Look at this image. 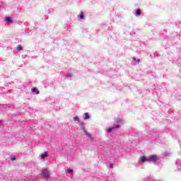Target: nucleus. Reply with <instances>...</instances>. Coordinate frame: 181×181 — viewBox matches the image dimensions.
Wrapping results in <instances>:
<instances>
[{
  "label": "nucleus",
  "instance_id": "nucleus-14",
  "mask_svg": "<svg viewBox=\"0 0 181 181\" xmlns=\"http://www.w3.org/2000/svg\"><path fill=\"white\" fill-rule=\"evenodd\" d=\"M134 62H137L138 63H139V62H141V60L139 59H136V58H133Z\"/></svg>",
  "mask_w": 181,
  "mask_h": 181
},
{
  "label": "nucleus",
  "instance_id": "nucleus-15",
  "mask_svg": "<svg viewBox=\"0 0 181 181\" xmlns=\"http://www.w3.org/2000/svg\"><path fill=\"white\" fill-rule=\"evenodd\" d=\"M74 121H80V119H78V117H74Z\"/></svg>",
  "mask_w": 181,
  "mask_h": 181
},
{
  "label": "nucleus",
  "instance_id": "nucleus-19",
  "mask_svg": "<svg viewBox=\"0 0 181 181\" xmlns=\"http://www.w3.org/2000/svg\"><path fill=\"white\" fill-rule=\"evenodd\" d=\"M111 168H112V165H111Z\"/></svg>",
  "mask_w": 181,
  "mask_h": 181
},
{
  "label": "nucleus",
  "instance_id": "nucleus-12",
  "mask_svg": "<svg viewBox=\"0 0 181 181\" xmlns=\"http://www.w3.org/2000/svg\"><path fill=\"white\" fill-rule=\"evenodd\" d=\"M112 129H114V127H112V128H109V129H107V132H108V133L112 132Z\"/></svg>",
  "mask_w": 181,
  "mask_h": 181
},
{
  "label": "nucleus",
  "instance_id": "nucleus-5",
  "mask_svg": "<svg viewBox=\"0 0 181 181\" xmlns=\"http://www.w3.org/2000/svg\"><path fill=\"white\" fill-rule=\"evenodd\" d=\"M16 50H18V52H21V50H22V45H18L16 47Z\"/></svg>",
  "mask_w": 181,
  "mask_h": 181
},
{
  "label": "nucleus",
  "instance_id": "nucleus-13",
  "mask_svg": "<svg viewBox=\"0 0 181 181\" xmlns=\"http://www.w3.org/2000/svg\"><path fill=\"white\" fill-rule=\"evenodd\" d=\"M11 160H16V157L15 156H11Z\"/></svg>",
  "mask_w": 181,
  "mask_h": 181
},
{
  "label": "nucleus",
  "instance_id": "nucleus-9",
  "mask_svg": "<svg viewBox=\"0 0 181 181\" xmlns=\"http://www.w3.org/2000/svg\"><path fill=\"white\" fill-rule=\"evenodd\" d=\"M90 118V115H88V112L85 113V117L84 119H88Z\"/></svg>",
  "mask_w": 181,
  "mask_h": 181
},
{
  "label": "nucleus",
  "instance_id": "nucleus-8",
  "mask_svg": "<svg viewBox=\"0 0 181 181\" xmlns=\"http://www.w3.org/2000/svg\"><path fill=\"white\" fill-rule=\"evenodd\" d=\"M31 91L33 93H35L37 91V94H39V90H37V88H33V89H31Z\"/></svg>",
  "mask_w": 181,
  "mask_h": 181
},
{
  "label": "nucleus",
  "instance_id": "nucleus-7",
  "mask_svg": "<svg viewBox=\"0 0 181 181\" xmlns=\"http://www.w3.org/2000/svg\"><path fill=\"white\" fill-rule=\"evenodd\" d=\"M78 18H80V19H84V14L83 13H80Z\"/></svg>",
  "mask_w": 181,
  "mask_h": 181
},
{
  "label": "nucleus",
  "instance_id": "nucleus-18",
  "mask_svg": "<svg viewBox=\"0 0 181 181\" xmlns=\"http://www.w3.org/2000/svg\"><path fill=\"white\" fill-rule=\"evenodd\" d=\"M111 168H112V165H111Z\"/></svg>",
  "mask_w": 181,
  "mask_h": 181
},
{
  "label": "nucleus",
  "instance_id": "nucleus-6",
  "mask_svg": "<svg viewBox=\"0 0 181 181\" xmlns=\"http://www.w3.org/2000/svg\"><path fill=\"white\" fill-rule=\"evenodd\" d=\"M83 132H85V135H86V136H88V138H91V134H90V133H88V132H87L84 129Z\"/></svg>",
  "mask_w": 181,
  "mask_h": 181
},
{
  "label": "nucleus",
  "instance_id": "nucleus-4",
  "mask_svg": "<svg viewBox=\"0 0 181 181\" xmlns=\"http://www.w3.org/2000/svg\"><path fill=\"white\" fill-rule=\"evenodd\" d=\"M49 153L47 152H45L44 154L41 155L42 159H45V158H47Z\"/></svg>",
  "mask_w": 181,
  "mask_h": 181
},
{
  "label": "nucleus",
  "instance_id": "nucleus-3",
  "mask_svg": "<svg viewBox=\"0 0 181 181\" xmlns=\"http://www.w3.org/2000/svg\"><path fill=\"white\" fill-rule=\"evenodd\" d=\"M6 21L7 22V23H13V21H12V19L11 18V17H6Z\"/></svg>",
  "mask_w": 181,
  "mask_h": 181
},
{
  "label": "nucleus",
  "instance_id": "nucleus-2",
  "mask_svg": "<svg viewBox=\"0 0 181 181\" xmlns=\"http://www.w3.org/2000/svg\"><path fill=\"white\" fill-rule=\"evenodd\" d=\"M157 160H158V158L156 157V156H150L148 158V160L155 161Z\"/></svg>",
  "mask_w": 181,
  "mask_h": 181
},
{
  "label": "nucleus",
  "instance_id": "nucleus-17",
  "mask_svg": "<svg viewBox=\"0 0 181 181\" xmlns=\"http://www.w3.org/2000/svg\"><path fill=\"white\" fill-rule=\"evenodd\" d=\"M114 129H117V128H119V124H117L116 127H113Z\"/></svg>",
  "mask_w": 181,
  "mask_h": 181
},
{
  "label": "nucleus",
  "instance_id": "nucleus-11",
  "mask_svg": "<svg viewBox=\"0 0 181 181\" xmlns=\"http://www.w3.org/2000/svg\"><path fill=\"white\" fill-rule=\"evenodd\" d=\"M141 162H146V157L145 156H143L141 157Z\"/></svg>",
  "mask_w": 181,
  "mask_h": 181
},
{
  "label": "nucleus",
  "instance_id": "nucleus-10",
  "mask_svg": "<svg viewBox=\"0 0 181 181\" xmlns=\"http://www.w3.org/2000/svg\"><path fill=\"white\" fill-rule=\"evenodd\" d=\"M139 15H141V10L137 9V11L136 12V16H139Z\"/></svg>",
  "mask_w": 181,
  "mask_h": 181
},
{
  "label": "nucleus",
  "instance_id": "nucleus-16",
  "mask_svg": "<svg viewBox=\"0 0 181 181\" xmlns=\"http://www.w3.org/2000/svg\"><path fill=\"white\" fill-rule=\"evenodd\" d=\"M67 173H73V170H71V169H68Z\"/></svg>",
  "mask_w": 181,
  "mask_h": 181
},
{
  "label": "nucleus",
  "instance_id": "nucleus-1",
  "mask_svg": "<svg viewBox=\"0 0 181 181\" xmlns=\"http://www.w3.org/2000/svg\"><path fill=\"white\" fill-rule=\"evenodd\" d=\"M42 174L44 175V177L47 178L50 177V174L49 173V171H47V169L46 168L42 170Z\"/></svg>",
  "mask_w": 181,
  "mask_h": 181
}]
</instances>
